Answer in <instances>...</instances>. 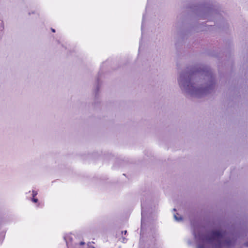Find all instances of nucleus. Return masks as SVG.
Segmentation results:
<instances>
[{"instance_id": "obj_1", "label": "nucleus", "mask_w": 248, "mask_h": 248, "mask_svg": "<svg viewBox=\"0 0 248 248\" xmlns=\"http://www.w3.org/2000/svg\"><path fill=\"white\" fill-rule=\"evenodd\" d=\"M225 235V232H222L219 231H213L206 237V240L209 242L215 241L217 243L216 246L217 248H220V247L223 244V239Z\"/></svg>"}, {"instance_id": "obj_2", "label": "nucleus", "mask_w": 248, "mask_h": 248, "mask_svg": "<svg viewBox=\"0 0 248 248\" xmlns=\"http://www.w3.org/2000/svg\"><path fill=\"white\" fill-rule=\"evenodd\" d=\"M174 218L176 220H178V221L182 220V217H177L176 215H174Z\"/></svg>"}, {"instance_id": "obj_3", "label": "nucleus", "mask_w": 248, "mask_h": 248, "mask_svg": "<svg viewBox=\"0 0 248 248\" xmlns=\"http://www.w3.org/2000/svg\"><path fill=\"white\" fill-rule=\"evenodd\" d=\"M32 201L34 202H38V199L37 198H35L34 197H33L32 199Z\"/></svg>"}, {"instance_id": "obj_4", "label": "nucleus", "mask_w": 248, "mask_h": 248, "mask_svg": "<svg viewBox=\"0 0 248 248\" xmlns=\"http://www.w3.org/2000/svg\"><path fill=\"white\" fill-rule=\"evenodd\" d=\"M37 192L33 190V191H32V196H33V197H34L37 195Z\"/></svg>"}, {"instance_id": "obj_5", "label": "nucleus", "mask_w": 248, "mask_h": 248, "mask_svg": "<svg viewBox=\"0 0 248 248\" xmlns=\"http://www.w3.org/2000/svg\"><path fill=\"white\" fill-rule=\"evenodd\" d=\"M51 31H52V32H55V30L54 29H51Z\"/></svg>"}, {"instance_id": "obj_6", "label": "nucleus", "mask_w": 248, "mask_h": 248, "mask_svg": "<svg viewBox=\"0 0 248 248\" xmlns=\"http://www.w3.org/2000/svg\"><path fill=\"white\" fill-rule=\"evenodd\" d=\"M84 244H85L84 242H82L80 243V244L81 245H84Z\"/></svg>"}, {"instance_id": "obj_7", "label": "nucleus", "mask_w": 248, "mask_h": 248, "mask_svg": "<svg viewBox=\"0 0 248 248\" xmlns=\"http://www.w3.org/2000/svg\"><path fill=\"white\" fill-rule=\"evenodd\" d=\"M126 232H127V231H125L124 232L125 234Z\"/></svg>"}, {"instance_id": "obj_8", "label": "nucleus", "mask_w": 248, "mask_h": 248, "mask_svg": "<svg viewBox=\"0 0 248 248\" xmlns=\"http://www.w3.org/2000/svg\"><path fill=\"white\" fill-rule=\"evenodd\" d=\"M199 248H202L201 247H199Z\"/></svg>"}]
</instances>
